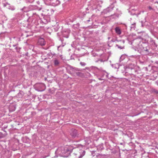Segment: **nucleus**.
Instances as JSON below:
<instances>
[{
    "label": "nucleus",
    "instance_id": "15",
    "mask_svg": "<svg viewBox=\"0 0 158 158\" xmlns=\"http://www.w3.org/2000/svg\"><path fill=\"white\" fill-rule=\"evenodd\" d=\"M95 9H97L99 11H101L102 10L101 7L99 5L97 6L95 8Z\"/></svg>",
    "mask_w": 158,
    "mask_h": 158
},
{
    "label": "nucleus",
    "instance_id": "9",
    "mask_svg": "<svg viewBox=\"0 0 158 158\" xmlns=\"http://www.w3.org/2000/svg\"><path fill=\"white\" fill-rule=\"evenodd\" d=\"M56 21L57 20H51L49 22L51 23V24L52 27L56 26L59 28V27L58 24V22Z\"/></svg>",
    "mask_w": 158,
    "mask_h": 158
},
{
    "label": "nucleus",
    "instance_id": "30",
    "mask_svg": "<svg viewBox=\"0 0 158 158\" xmlns=\"http://www.w3.org/2000/svg\"><path fill=\"white\" fill-rule=\"evenodd\" d=\"M88 14H87V15H85V16H88Z\"/></svg>",
    "mask_w": 158,
    "mask_h": 158
},
{
    "label": "nucleus",
    "instance_id": "2",
    "mask_svg": "<svg viewBox=\"0 0 158 158\" xmlns=\"http://www.w3.org/2000/svg\"><path fill=\"white\" fill-rule=\"evenodd\" d=\"M70 153V152L68 148L63 147L61 148V152L60 154L61 156L67 157L69 156Z\"/></svg>",
    "mask_w": 158,
    "mask_h": 158
},
{
    "label": "nucleus",
    "instance_id": "20",
    "mask_svg": "<svg viewBox=\"0 0 158 158\" xmlns=\"http://www.w3.org/2000/svg\"><path fill=\"white\" fill-rule=\"evenodd\" d=\"M27 8L26 7H24L23 8H22L21 10L24 11V12H27V10H26Z\"/></svg>",
    "mask_w": 158,
    "mask_h": 158
},
{
    "label": "nucleus",
    "instance_id": "26",
    "mask_svg": "<svg viewBox=\"0 0 158 158\" xmlns=\"http://www.w3.org/2000/svg\"><path fill=\"white\" fill-rule=\"evenodd\" d=\"M155 92H156V93H157V94H158V91L156 90L155 91Z\"/></svg>",
    "mask_w": 158,
    "mask_h": 158
},
{
    "label": "nucleus",
    "instance_id": "42",
    "mask_svg": "<svg viewBox=\"0 0 158 158\" xmlns=\"http://www.w3.org/2000/svg\"><path fill=\"white\" fill-rule=\"evenodd\" d=\"M143 12H144V11H142V13H143Z\"/></svg>",
    "mask_w": 158,
    "mask_h": 158
},
{
    "label": "nucleus",
    "instance_id": "7",
    "mask_svg": "<svg viewBox=\"0 0 158 158\" xmlns=\"http://www.w3.org/2000/svg\"><path fill=\"white\" fill-rule=\"evenodd\" d=\"M38 44L41 46H44L45 44V41L44 39L40 38L38 39Z\"/></svg>",
    "mask_w": 158,
    "mask_h": 158
},
{
    "label": "nucleus",
    "instance_id": "5",
    "mask_svg": "<svg viewBox=\"0 0 158 158\" xmlns=\"http://www.w3.org/2000/svg\"><path fill=\"white\" fill-rule=\"evenodd\" d=\"M71 70L73 72L72 73H71V74H73L75 73L77 76L80 77H83L84 76V74L83 73L80 72H78L77 70V69H75L74 68H71Z\"/></svg>",
    "mask_w": 158,
    "mask_h": 158
},
{
    "label": "nucleus",
    "instance_id": "36",
    "mask_svg": "<svg viewBox=\"0 0 158 158\" xmlns=\"http://www.w3.org/2000/svg\"><path fill=\"white\" fill-rule=\"evenodd\" d=\"M55 54V53H53V54H52V55H54Z\"/></svg>",
    "mask_w": 158,
    "mask_h": 158
},
{
    "label": "nucleus",
    "instance_id": "34",
    "mask_svg": "<svg viewBox=\"0 0 158 158\" xmlns=\"http://www.w3.org/2000/svg\"><path fill=\"white\" fill-rule=\"evenodd\" d=\"M18 19H19V20H21V19H20V18H18Z\"/></svg>",
    "mask_w": 158,
    "mask_h": 158
},
{
    "label": "nucleus",
    "instance_id": "29",
    "mask_svg": "<svg viewBox=\"0 0 158 158\" xmlns=\"http://www.w3.org/2000/svg\"><path fill=\"white\" fill-rule=\"evenodd\" d=\"M85 69H89V68L88 67H86L85 68Z\"/></svg>",
    "mask_w": 158,
    "mask_h": 158
},
{
    "label": "nucleus",
    "instance_id": "21",
    "mask_svg": "<svg viewBox=\"0 0 158 158\" xmlns=\"http://www.w3.org/2000/svg\"><path fill=\"white\" fill-rule=\"evenodd\" d=\"M96 16L95 15H93L92 16H91V18H90V17H89V19H94V17Z\"/></svg>",
    "mask_w": 158,
    "mask_h": 158
},
{
    "label": "nucleus",
    "instance_id": "28",
    "mask_svg": "<svg viewBox=\"0 0 158 158\" xmlns=\"http://www.w3.org/2000/svg\"><path fill=\"white\" fill-rule=\"evenodd\" d=\"M156 83L157 84V85H158V81L156 82Z\"/></svg>",
    "mask_w": 158,
    "mask_h": 158
},
{
    "label": "nucleus",
    "instance_id": "22",
    "mask_svg": "<svg viewBox=\"0 0 158 158\" xmlns=\"http://www.w3.org/2000/svg\"><path fill=\"white\" fill-rule=\"evenodd\" d=\"M148 8L149 10H154L150 6H149L148 7Z\"/></svg>",
    "mask_w": 158,
    "mask_h": 158
},
{
    "label": "nucleus",
    "instance_id": "35",
    "mask_svg": "<svg viewBox=\"0 0 158 158\" xmlns=\"http://www.w3.org/2000/svg\"><path fill=\"white\" fill-rule=\"evenodd\" d=\"M145 51H148V49H146Z\"/></svg>",
    "mask_w": 158,
    "mask_h": 158
},
{
    "label": "nucleus",
    "instance_id": "12",
    "mask_svg": "<svg viewBox=\"0 0 158 158\" xmlns=\"http://www.w3.org/2000/svg\"><path fill=\"white\" fill-rule=\"evenodd\" d=\"M52 1V4H53L56 5H58L60 3V1L59 0H53Z\"/></svg>",
    "mask_w": 158,
    "mask_h": 158
},
{
    "label": "nucleus",
    "instance_id": "39",
    "mask_svg": "<svg viewBox=\"0 0 158 158\" xmlns=\"http://www.w3.org/2000/svg\"><path fill=\"white\" fill-rule=\"evenodd\" d=\"M41 15H43V14H41Z\"/></svg>",
    "mask_w": 158,
    "mask_h": 158
},
{
    "label": "nucleus",
    "instance_id": "17",
    "mask_svg": "<svg viewBox=\"0 0 158 158\" xmlns=\"http://www.w3.org/2000/svg\"><path fill=\"white\" fill-rule=\"evenodd\" d=\"M116 46L118 47V48L120 49H123L124 48V46H119L118 44H116Z\"/></svg>",
    "mask_w": 158,
    "mask_h": 158
},
{
    "label": "nucleus",
    "instance_id": "38",
    "mask_svg": "<svg viewBox=\"0 0 158 158\" xmlns=\"http://www.w3.org/2000/svg\"><path fill=\"white\" fill-rule=\"evenodd\" d=\"M141 12H140V13H139L138 14H141Z\"/></svg>",
    "mask_w": 158,
    "mask_h": 158
},
{
    "label": "nucleus",
    "instance_id": "10",
    "mask_svg": "<svg viewBox=\"0 0 158 158\" xmlns=\"http://www.w3.org/2000/svg\"><path fill=\"white\" fill-rule=\"evenodd\" d=\"M116 33L118 35H120L121 33V31L119 28L118 27H116L115 29Z\"/></svg>",
    "mask_w": 158,
    "mask_h": 158
},
{
    "label": "nucleus",
    "instance_id": "13",
    "mask_svg": "<svg viewBox=\"0 0 158 158\" xmlns=\"http://www.w3.org/2000/svg\"><path fill=\"white\" fill-rule=\"evenodd\" d=\"M45 3L47 5L52 4V1L53 0H44Z\"/></svg>",
    "mask_w": 158,
    "mask_h": 158
},
{
    "label": "nucleus",
    "instance_id": "41",
    "mask_svg": "<svg viewBox=\"0 0 158 158\" xmlns=\"http://www.w3.org/2000/svg\"><path fill=\"white\" fill-rule=\"evenodd\" d=\"M47 10L48 11V10H48V9H47Z\"/></svg>",
    "mask_w": 158,
    "mask_h": 158
},
{
    "label": "nucleus",
    "instance_id": "1",
    "mask_svg": "<svg viewBox=\"0 0 158 158\" xmlns=\"http://www.w3.org/2000/svg\"><path fill=\"white\" fill-rule=\"evenodd\" d=\"M34 87L35 89L38 91H43L45 89V85L42 83H36Z\"/></svg>",
    "mask_w": 158,
    "mask_h": 158
},
{
    "label": "nucleus",
    "instance_id": "25",
    "mask_svg": "<svg viewBox=\"0 0 158 158\" xmlns=\"http://www.w3.org/2000/svg\"><path fill=\"white\" fill-rule=\"evenodd\" d=\"M98 79L100 80H102L103 79H102V78H98Z\"/></svg>",
    "mask_w": 158,
    "mask_h": 158
},
{
    "label": "nucleus",
    "instance_id": "31",
    "mask_svg": "<svg viewBox=\"0 0 158 158\" xmlns=\"http://www.w3.org/2000/svg\"><path fill=\"white\" fill-rule=\"evenodd\" d=\"M123 43L124 44V40H123Z\"/></svg>",
    "mask_w": 158,
    "mask_h": 158
},
{
    "label": "nucleus",
    "instance_id": "11",
    "mask_svg": "<svg viewBox=\"0 0 158 158\" xmlns=\"http://www.w3.org/2000/svg\"><path fill=\"white\" fill-rule=\"evenodd\" d=\"M37 22H39L40 23L42 24H46L47 23H48L49 22V21H50V20H37Z\"/></svg>",
    "mask_w": 158,
    "mask_h": 158
},
{
    "label": "nucleus",
    "instance_id": "16",
    "mask_svg": "<svg viewBox=\"0 0 158 158\" xmlns=\"http://www.w3.org/2000/svg\"><path fill=\"white\" fill-rule=\"evenodd\" d=\"M34 0H25L26 2L27 3H31L33 2Z\"/></svg>",
    "mask_w": 158,
    "mask_h": 158
},
{
    "label": "nucleus",
    "instance_id": "6",
    "mask_svg": "<svg viewBox=\"0 0 158 158\" xmlns=\"http://www.w3.org/2000/svg\"><path fill=\"white\" fill-rule=\"evenodd\" d=\"M70 134L73 138H75L77 136V131L75 129H72L70 131Z\"/></svg>",
    "mask_w": 158,
    "mask_h": 158
},
{
    "label": "nucleus",
    "instance_id": "19",
    "mask_svg": "<svg viewBox=\"0 0 158 158\" xmlns=\"http://www.w3.org/2000/svg\"><path fill=\"white\" fill-rule=\"evenodd\" d=\"M80 64L82 66H85L86 65L85 63L82 62H80Z\"/></svg>",
    "mask_w": 158,
    "mask_h": 158
},
{
    "label": "nucleus",
    "instance_id": "32",
    "mask_svg": "<svg viewBox=\"0 0 158 158\" xmlns=\"http://www.w3.org/2000/svg\"><path fill=\"white\" fill-rule=\"evenodd\" d=\"M34 8H35V9H36V8H37V7L36 6H35Z\"/></svg>",
    "mask_w": 158,
    "mask_h": 158
},
{
    "label": "nucleus",
    "instance_id": "24",
    "mask_svg": "<svg viewBox=\"0 0 158 158\" xmlns=\"http://www.w3.org/2000/svg\"><path fill=\"white\" fill-rule=\"evenodd\" d=\"M94 67L95 68H96V69H98V70H100V71H101V70L100 69H98V68H97V67Z\"/></svg>",
    "mask_w": 158,
    "mask_h": 158
},
{
    "label": "nucleus",
    "instance_id": "4",
    "mask_svg": "<svg viewBox=\"0 0 158 158\" xmlns=\"http://www.w3.org/2000/svg\"><path fill=\"white\" fill-rule=\"evenodd\" d=\"M134 65L131 64L127 69V71H128L130 74L133 75L134 73L136 72V70L134 68Z\"/></svg>",
    "mask_w": 158,
    "mask_h": 158
},
{
    "label": "nucleus",
    "instance_id": "23",
    "mask_svg": "<svg viewBox=\"0 0 158 158\" xmlns=\"http://www.w3.org/2000/svg\"><path fill=\"white\" fill-rule=\"evenodd\" d=\"M95 4H97L98 2V0H91Z\"/></svg>",
    "mask_w": 158,
    "mask_h": 158
},
{
    "label": "nucleus",
    "instance_id": "40",
    "mask_svg": "<svg viewBox=\"0 0 158 158\" xmlns=\"http://www.w3.org/2000/svg\"><path fill=\"white\" fill-rule=\"evenodd\" d=\"M112 41L113 42H114V41H113V40H112Z\"/></svg>",
    "mask_w": 158,
    "mask_h": 158
},
{
    "label": "nucleus",
    "instance_id": "18",
    "mask_svg": "<svg viewBox=\"0 0 158 158\" xmlns=\"http://www.w3.org/2000/svg\"><path fill=\"white\" fill-rule=\"evenodd\" d=\"M113 7H109L107 8L106 9V10L108 12H109L111 10L113 9Z\"/></svg>",
    "mask_w": 158,
    "mask_h": 158
},
{
    "label": "nucleus",
    "instance_id": "27",
    "mask_svg": "<svg viewBox=\"0 0 158 158\" xmlns=\"http://www.w3.org/2000/svg\"><path fill=\"white\" fill-rule=\"evenodd\" d=\"M41 9H42V8H40L38 9V10H41Z\"/></svg>",
    "mask_w": 158,
    "mask_h": 158
},
{
    "label": "nucleus",
    "instance_id": "3",
    "mask_svg": "<svg viewBox=\"0 0 158 158\" xmlns=\"http://www.w3.org/2000/svg\"><path fill=\"white\" fill-rule=\"evenodd\" d=\"M76 152L74 153V154L75 156L79 155L78 158H82L85 154V151L84 150L77 148L76 149Z\"/></svg>",
    "mask_w": 158,
    "mask_h": 158
},
{
    "label": "nucleus",
    "instance_id": "37",
    "mask_svg": "<svg viewBox=\"0 0 158 158\" xmlns=\"http://www.w3.org/2000/svg\"><path fill=\"white\" fill-rule=\"evenodd\" d=\"M106 76L107 77L108 76V74H107V75H106Z\"/></svg>",
    "mask_w": 158,
    "mask_h": 158
},
{
    "label": "nucleus",
    "instance_id": "8",
    "mask_svg": "<svg viewBox=\"0 0 158 158\" xmlns=\"http://www.w3.org/2000/svg\"><path fill=\"white\" fill-rule=\"evenodd\" d=\"M121 16L120 15L118 14H115L113 15H111L110 16V19H117L119 18V16Z\"/></svg>",
    "mask_w": 158,
    "mask_h": 158
},
{
    "label": "nucleus",
    "instance_id": "33",
    "mask_svg": "<svg viewBox=\"0 0 158 158\" xmlns=\"http://www.w3.org/2000/svg\"><path fill=\"white\" fill-rule=\"evenodd\" d=\"M44 20H46V19L44 18Z\"/></svg>",
    "mask_w": 158,
    "mask_h": 158
},
{
    "label": "nucleus",
    "instance_id": "43",
    "mask_svg": "<svg viewBox=\"0 0 158 158\" xmlns=\"http://www.w3.org/2000/svg\"><path fill=\"white\" fill-rule=\"evenodd\" d=\"M89 22V21L90 20H88Z\"/></svg>",
    "mask_w": 158,
    "mask_h": 158
},
{
    "label": "nucleus",
    "instance_id": "14",
    "mask_svg": "<svg viewBox=\"0 0 158 158\" xmlns=\"http://www.w3.org/2000/svg\"><path fill=\"white\" fill-rule=\"evenodd\" d=\"M59 61L57 60L56 59L54 60V63L55 66L58 65L59 64Z\"/></svg>",
    "mask_w": 158,
    "mask_h": 158
}]
</instances>
